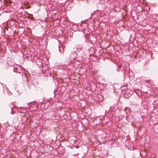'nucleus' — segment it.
<instances>
[{
    "label": "nucleus",
    "mask_w": 158,
    "mask_h": 158,
    "mask_svg": "<svg viewBox=\"0 0 158 158\" xmlns=\"http://www.w3.org/2000/svg\"><path fill=\"white\" fill-rule=\"evenodd\" d=\"M13 71L15 72L20 73L21 71V70L20 67H19V69L16 67L14 68Z\"/></svg>",
    "instance_id": "1"
},
{
    "label": "nucleus",
    "mask_w": 158,
    "mask_h": 158,
    "mask_svg": "<svg viewBox=\"0 0 158 158\" xmlns=\"http://www.w3.org/2000/svg\"><path fill=\"white\" fill-rule=\"evenodd\" d=\"M11 113L12 114H14L15 113V112L14 111H13L12 107L11 108Z\"/></svg>",
    "instance_id": "2"
},
{
    "label": "nucleus",
    "mask_w": 158,
    "mask_h": 158,
    "mask_svg": "<svg viewBox=\"0 0 158 158\" xmlns=\"http://www.w3.org/2000/svg\"><path fill=\"white\" fill-rule=\"evenodd\" d=\"M31 103H32V102H29L28 103V105L29 106H30V107L31 106Z\"/></svg>",
    "instance_id": "3"
},
{
    "label": "nucleus",
    "mask_w": 158,
    "mask_h": 158,
    "mask_svg": "<svg viewBox=\"0 0 158 158\" xmlns=\"http://www.w3.org/2000/svg\"><path fill=\"white\" fill-rule=\"evenodd\" d=\"M126 94H127V93H126V94H125V97H126Z\"/></svg>",
    "instance_id": "4"
},
{
    "label": "nucleus",
    "mask_w": 158,
    "mask_h": 158,
    "mask_svg": "<svg viewBox=\"0 0 158 158\" xmlns=\"http://www.w3.org/2000/svg\"><path fill=\"white\" fill-rule=\"evenodd\" d=\"M148 9H149V10L150 9V8L149 7V8H148Z\"/></svg>",
    "instance_id": "5"
}]
</instances>
